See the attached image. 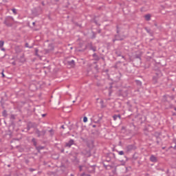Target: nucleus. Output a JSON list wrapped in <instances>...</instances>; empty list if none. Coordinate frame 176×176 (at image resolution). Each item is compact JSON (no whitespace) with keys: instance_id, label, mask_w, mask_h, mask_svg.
I'll return each mask as SVG.
<instances>
[{"instance_id":"43","label":"nucleus","mask_w":176,"mask_h":176,"mask_svg":"<svg viewBox=\"0 0 176 176\" xmlns=\"http://www.w3.org/2000/svg\"><path fill=\"white\" fill-rule=\"evenodd\" d=\"M33 25H35V22H33Z\"/></svg>"},{"instance_id":"15","label":"nucleus","mask_w":176,"mask_h":176,"mask_svg":"<svg viewBox=\"0 0 176 176\" xmlns=\"http://www.w3.org/2000/svg\"><path fill=\"white\" fill-rule=\"evenodd\" d=\"M135 82L138 86H141L142 85V82L140 80H136Z\"/></svg>"},{"instance_id":"38","label":"nucleus","mask_w":176,"mask_h":176,"mask_svg":"<svg viewBox=\"0 0 176 176\" xmlns=\"http://www.w3.org/2000/svg\"><path fill=\"white\" fill-rule=\"evenodd\" d=\"M85 176H91L90 174H85Z\"/></svg>"},{"instance_id":"51","label":"nucleus","mask_w":176,"mask_h":176,"mask_svg":"<svg viewBox=\"0 0 176 176\" xmlns=\"http://www.w3.org/2000/svg\"><path fill=\"white\" fill-rule=\"evenodd\" d=\"M175 102H176V100L175 101Z\"/></svg>"},{"instance_id":"42","label":"nucleus","mask_w":176,"mask_h":176,"mask_svg":"<svg viewBox=\"0 0 176 176\" xmlns=\"http://www.w3.org/2000/svg\"><path fill=\"white\" fill-rule=\"evenodd\" d=\"M1 50H3V52H5V48H2Z\"/></svg>"},{"instance_id":"31","label":"nucleus","mask_w":176,"mask_h":176,"mask_svg":"<svg viewBox=\"0 0 176 176\" xmlns=\"http://www.w3.org/2000/svg\"><path fill=\"white\" fill-rule=\"evenodd\" d=\"M169 107H170V108H174V105L173 104H170Z\"/></svg>"},{"instance_id":"1","label":"nucleus","mask_w":176,"mask_h":176,"mask_svg":"<svg viewBox=\"0 0 176 176\" xmlns=\"http://www.w3.org/2000/svg\"><path fill=\"white\" fill-rule=\"evenodd\" d=\"M116 159V155L113 153H108L106 155V160L103 162V166L107 168L108 167V165H105V162H107V163H109L112 162V160H115Z\"/></svg>"},{"instance_id":"46","label":"nucleus","mask_w":176,"mask_h":176,"mask_svg":"<svg viewBox=\"0 0 176 176\" xmlns=\"http://www.w3.org/2000/svg\"><path fill=\"white\" fill-rule=\"evenodd\" d=\"M26 163H28V160H26Z\"/></svg>"},{"instance_id":"3","label":"nucleus","mask_w":176,"mask_h":176,"mask_svg":"<svg viewBox=\"0 0 176 176\" xmlns=\"http://www.w3.org/2000/svg\"><path fill=\"white\" fill-rule=\"evenodd\" d=\"M34 131L38 138H40V137H45V135L46 134V130H45V129H43L42 131H39V129L38 128H36L34 129Z\"/></svg>"},{"instance_id":"13","label":"nucleus","mask_w":176,"mask_h":176,"mask_svg":"<svg viewBox=\"0 0 176 176\" xmlns=\"http://www.w3.org/2000/svg\"><path fill=\"white\" fill-rule=\"evenodd\" d=\"M164 98H170V100H174V96H170L168 95L164 96Z\"/></svg>"},{"instance_id":"30","label":"nucleus","mask_w":176,"mask_h":176,"mask_svg":"<svg viewBox=\"0 0 176 176\" xmlns=\"http://www.w3.org/2000/svg\"><path fill=\"white\" fill-rule=\"evenodd\" d=\"M111 94H112V91L111 89H109V96H111Z\"/></svg>"},{"instance_id":"45","label":"nucleus","mask_w":176,"mask_h":176,"mask_svg":"<svg viewBox=\"0 0 176 176\" xmlns=\"http://www.w3.org/2000/svg\"><path fill=\"white\" fill-rule=\"evenodd\" d=\"M70 176H74V174H71Z\"/></svg>"},{"instance_id":"29","label":"nucleus","mask_w":176,"mask_h":176,"mask_svg":"<svg viewBox=\"0 0 176 176\" xmlns=\"http://www.w3.org/2000/svg\"><path fill=\"white\" fill-rule=\"evenodd\" d=\"M116 54H117L118 57L122 56V54H120V53L116 52Z\"/></svg>"},{"instance_id":"28","label":"nucleus","mask_w":176,"mask_h":176,"mask_svg":"<svg viewBox=\"0 0 176 176\" xmlns=\"http://www.w3.org/2000/svg\"><path fill=\"white\" fill-rule=\"evenodd\" d=\"M82 168H83V166H82V165L79 166L80 171H82Z\"/></svg>"},{"instance_id":"44","label":"nucleus","mask_w":176,"mask_h":176,"mask_svg":"<svg viewBox=\"0 0 176 176\" xmlns=\"http://www.w3.org/2000/svg\"><path fill=\"white\" fill-rule=\"evenodd\" d=\"M174 149H175V150H176V146H174Z\"/></svg>"},{"instance_id":"14","label":"nucleus","mask_w":176,"mask_h":176,"mask_svg":"<svg viewBox=\"0 0 176 176\" xmlns=\"http://www.w3.org/2000/svg\"><path fill=\"white\" fill-rule=\"evenodd\" d=\"M68 64H69V65L75 66V60H69V61H68Z\"/></svg>"},{"instance_id":"48","label":"nucleus","mask_w":176,"mask_h":176,"mask_svg":"<svg viewBox=\"0 0 176 176\" xmlns=\"http://www.w3.org/2000/svg\"><path fill=\"white\" fill-rule=\"evenodd\" d=\"M122 57L123 58H124V56H122Z\"/></svg>"},{"instance_id":"21","label":"nucleus","mask_w":176,"mask_h":176,"mask_svg":"<svg viewBox=\"0 0 176 176\" xmlns=\"http://www.w3.org/2000/svg\"><path fill=\"white\" fill-rule=\"evenodd\" d=\"M117 152H118V155H124V151H117Z\"/></svg>"},{"instance_id":"22","label":"nucleus","mask_w":176,"mask_h":176,"mask_svg":"<svg viewBox=\"0 0 176 176\" xmlns=\"http://www.w3.org/2000/svg\"><path fill=\"white\" fill-rule=\"evenodd\" d=\"M5 42L3 41H0V48L3 47Z\"/></svg>"},{"instance_id":"10","label":"nucleus","mask_w":176,"mask_h":176,"mask_svg":"<svg viewBox=\"0 0 176 176\" xmlns=\"http://www.w3.org/2000/svg\"><path fill=\"white\" fill-rule=\"evenodd\" d=\"M36 151L38 152V153H41V151H42V149H45V146H36Z\"/></svg>"},{"instance_id":"5","label":"nucleus","mask_w":176,"mask_h":176,"mask_svg":"<svg viewBox=\"0 0 176 176\" xmlns=\"http://www.w3.org/2000/svg\"><path fill=\"white\" fill-rule=\"evenodd\" d=\"M137 149V147L134 144L128 145L126 146V151L127 152H131V151H135Z\"/></svg>"},{"instance_id":"20","label":"nucleus","mask_w":176,"mask_h":176,"mask_svg":"<svg viewBox=\"0 0 176 176\" xmlns=\"http://www.w3.org/2000/svg\"><path fill=\"white\" fill-rule=\"evenodd\" d=\"M49 133H50L51 136L54 135V131L53 129H50Z\"/></svg>"},{"instance_id":"17","label":"nucleus","mask_w":176,"mask_h":176,"mask_svg":"<svg viewBox=\"0 0 176 176\" xmlns=\"http://www.w3.org/2000/svg\"><path fill=\"white\" fill-rule=\"evenodd\" d=\"M118 118H119V119H120V115H114L113 116V120H116V119H118Z\"/></svg>"},{"instance_id":"8","label":"nucleus","mask_w":176,"mask_h":176,"mask_svg":"<svg viewBox=\"0 0 176 176\" xmlns=\"http://www.w3.org/2000/svg\"><path fill=\"white\" fill-rule=\"evenodd\" d=\"M32 142L34 146H35V148H36V146H38V141L36 140V139H35V138H33L32 139Z\"/></svg>"},{"instance_id":"11","label":"nucleus","mask_w":176,"mask_h":176,"mask_svg":"<svg viewBox=\"0 0 176 176\" xmlns=\"http://www.w3.org/2000/svg\"><path fill=\"white\" fill-rule=\"evenodd\" d=\"M92 56L96 61H98L100 60V57L97 54L94 53Z\"/></svg>"},{"instance_id":"35","label":"nucleus","mask_w":176,"mask_h":176,"mask_svg":"<svg viewBox=\"0 0 176 176\" xmlns=\"http://www.w3.org/2000/svg\"><path fill=\"white\" fill-rule=\"evenodd\" d=\"M146 30L147 31V32H149L151 31V30L146 28Z\"/></svg>"},{"instance_id":"47","label":"nucleus","mask_w":176,"mask_h":176,"mask_svg":"<svg viewBox=\"0 0 176 176\" xmlns=\"http://www.w3.org/2000/svg\"><path fill=\"white\" fill-rule=\"evenodd\" d=\"M36 52H38V50H36Z\"/></svg>"},{"instance_id":"4","label":"nucleus","mask_w":176,"mask_h":176,"mask_svg":"<svg viewBox=\"0 0 176 176\" xmlns=\"http://www.w3.org/2000/svg\"><path fill=\"white\" fill-rule=\"evenodd\" d=\"M74 144H75V140H74L73 139H71L69 140V141L65 143V146L66 148H71L72 145H74Z\"/></svg>"},{"instance_id":"7","label":"nucleus","mask_w":176,"mask_h":176,"mask_svg":"<svg viewBox=\"0 0 176 176\" xmlns=\"http://www.w3.org/2000/svg\"><path fill=\"white\" fill-rule=\"evenodd\" d=\"M88 173H96V166H91L88 168V170H87Z\"/></svg>"},{"instance_id":"18","label":"nucleus","mask_w":176,"mask_h":176,"mask_svg":"<svg viewBox=\"0 0 176 176\" xmlns=\"http://www.w3.org/2000/svg\"><path fill=\"white\" fill-rule=\"evenodd\" d=\"M102 120V116H98V120L96 121V123H100Z\"/></svg>"},{"instance_id":"39","label":"nucleus","mask_w":176,"mask_h":176,"mask_svg":"<svg viewBox=\"0 0 176 176\" xmlns=\"http://www.w3.org/2000/svg\"><path fill=\"white\" fill-rule=\"evenodd\" d=\"M60 128H61V129H65L64 125H62V126H60Z\"/></svg>"},{"instance_id":"41","label":"nucleus","mask_w":176,"mask_h":176,"mask_svg":"<svg viewBox=\"0 0 176 176\" xmlns=\"http://www.w3.org/2000/svg\"><path fill=\"white\" fill-rule=\"evenodd\" d=\"M30 126H28V130L29 131V130H30Z\"/></svg>"},{"instance_id":"33","label":"nucleus","mask_w":176,"mask_h":176,"mask_svg":"<svg viewBox=\"0 0 176 176\" xmlns=\"http://www.w3.org/2000/svg\"><path fill=\"white\" fill-rule=\"evenodd\" d=\"M25 47H30L28 46V43H25Z\"/></svg>"},{"instance_id":"2","label":"nucleus","mask_w":176,"mask_h":176,"mask_svg":"<svg viewBox=\"0 0 176 176\" xmlns=\"http://www.w3.org/2000/svg\"><path fill=\"white\" fill-rule=\"evenodd\" d=\"M3 23L7 27H12L13 24H14V19L13 16H8L6 18Z\"/></svg>"},{"instance_id":"23","label":"nucleus","mask_w":176,"mask_h":176,"mask_svg":"<svg viewBox=\"0 0 176 176\" xmlns=\"http://www.w3.org/2000/svg\"><path fill=\"white\" fill-rule=\"evenodd\" d=\"M29 171H30V173H32V172H34V171H36V169L32 168H29Z\"/></svg>"},{"instance_id":"34","label":"nucleus","mask_w":176,"mask_h":176,"mask_svg":"<svg viewBox=\"0 0 176 176\" xmlns=\"http://www.w3.org/2000/svg\"><path fill=\"white\" fill-rule=\"evenodd\" d=\"M156 142H157V145H159L160 144V142L159 140H157Z\"/></svg>"},{"instance_id":"9","label":"nucleus","mask_w":176,"mask_h":176,"mask_svg":"<svg viewBox=\"0 0 176 176\" xmlns=\"http://www.w3.org/2000/svg\"><path fill=\"white\" fill-rule=\"evenodd\" d=\"M119 96H122V97H127V91H125L124 92H122V89H120Z\"/></svg>"},{"instance_id":"49","label":"nucleus","mask_w":176,"mask_h":176,"mask_svg":"<svg viewBox=\"0 0 176 176\" xmlns=\"http://www.w3.org/2000/svg\"><path fill=\"white\" fill-rule=\"evenodd\" d=\"M162 149H164V147H163Z\"/></svg>"},{"instance_id":"40","label":"nucleus","mask_w":176,"mask_h":176,"mask_svg":"<svg viewBox=\"0 0 176 176\" xmlns=\"http://www.w3.org/2000/svg\"><path fill=\"white\" fill-rule=\"evenodd\" d=\"M92 127L95 128V127H96V125L94 124V125H92Z\"/></svg>"},{"instance_id":"6","label":"nucleus","mask_w":176,"mask_h":176,"mask_svg":"<svg viewBox=\"0 0 176 176\" xmlns=\"http://www.w3.org/2000/svg\"><path fill=\"white\" fill-rule=\"evenodd\" d=\"M150 162H152V163H157V157L155 156L154 155H151L149 158Z\"/></svg>"},{"instance_id":"12","label":"nucleus","mask_w":176,"mask_h":176,"mask_svg":"<svg viewBox=\"0 0 176 176\" xmlns=\"http://www.w3.org/2000/svg\"><path fill=\"white\" fill-rule=\"evenodd\" d=\"M144 18H145V20H146V21H151V14H146V15L144 16Z\"/></svg>"},{"instance_id":"24","label":"nucleus","mask_w":176,"mask_h":176,"mask_svg":"<svg viewBox=\"0 0 176 176\" xmlns=\"http://www.w3.org/2000/svg\"><path fill=\"white\" fill-rule=\"evenodd\" d=\"M12 10L14 14H17V10H16V8H12Z\"/></svg>"},{"instance_id":"37","label":"nucleus","mask_w":176,"mask_h":176,"mask_svg":"<svg viewBox=\"0 0 176 176\" xmlns=\"http://www.w3.org/2000/svg\"><path fill=\"white\" fill-rule=\"evenodd\" d=\"M45 116H46V114H42L43 118H45Z\"/></svg>"},{"instance_id":"27","label":"nucleus","mask_w":176,"mask_h":176,"mask_svg":"<svg viewBox=\"0 0 176 176\" xmlns=\"http://www.w3.org/2000/svg\"><path fill=\"white\" fill-rule=\"evenodd\" d=\"M116 41H122V39H119L118 38H116L115 39H113V42H115Z\"/></svg>"},{"instance_id":"25","label":"nucleus","mask_w":176,"mask_h":176,"mask_svg":"<svg viewBox=\"0 0 176 176\" xmlns=\"http://www.w3.org/2000/svg\"><path fill=\"white\" fill-rule=\"evenodd\" d=\"M83 122H84V123L87 122V117L85 116L83 118Z\"/></svg>"},{"instance_id":"32","label":"nucleus","mask_w":176,"mask_h":176,"mask_svg":"<svg viewBox=\"0 0 176 176\" xmlns=\"http://www.w3.org/2000/svg\"><path fill=\"white\" fill-rule=\"evenodd\" d=\"M80 176H86V173H83L80 175Z\"/></svg>"},{"instance_id":"26","label":"nucleus","mask_w":176,"mask_h":176,"mask_svg":"<svg viewBox=\"0 0 176 176\" xmlns=\"http://www.w3.org/2000/svg\"><path fill=\"white\" fill-rule=\"evenodd\" d=\"M10 119H12V120H14V119H16V117L14 116V115H11L10 116Z\"/></svg>"},{"instance_id":"50","label":"nucleus","mask_w":176,"mask_h":176,"mask_svg":"<svg viewBox=\"0 0 176 176\" xmlns=\"http://www.w3.org/2000/svg\"><path fill=\"white\" fill-rule=\"evenodd\" d=\"M43 5H45V4L43 3Z\"/></svg>"},{"instance_id":"36","label":"nucleus","mask_w":176,"mask_h":176,"mask_svg":"<svg viewBox=\"0 0 176 176\" xmlns=\"http://www.w3.org/2000/svg\"><path fill=\"white\" fill-rule=\"evenodd\" d=\"M2 76L3 78H5V74H3V72H2Z\"/></svg>"},{"instance_id":"16","label":"nucleus","mask_w":176,"mask_h":176,"mask_svg":"<svg viewBox=\"0 0 176 176\" xmlns=\"http://www.w3.org/2000/svg\"><path fill=\"white\" fill-rule=\"evenodd\" d=\"M90 50H93V52H96L97 47H94L93 45L90 46Z\"/></svg>"},{"instance_id":"19","label":"nucleus","mask_w":176,"mask_h":176,"mask_svg":"<svg viewBox=\"0 0 176 176\" xmlns=\"http://www.w3.org/2000/svg\"><path fill=\"white\" fill-rule=\"evenodd\" d=\"M3 116H4V118H6V116H8V112L6 111V110H3Z\"/></svg>"}]
</instances>
